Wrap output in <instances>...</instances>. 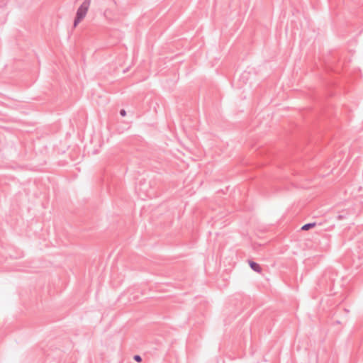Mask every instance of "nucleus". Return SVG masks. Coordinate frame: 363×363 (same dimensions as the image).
Here are the masks:
<instances>
[{"mask_svg": "<svg viewBox=\"0 0 363 363\" xmlns=\"http://www.w3.org/2000/svg\"><path fill=\"white\" fill-rule=\"evenodd\" d=\"M91 4V0H84L77 9L76 17L74 21V27H77L79 23L86 16Z\"/></svg>", "mask_w": 363, "mask_h": 363, "instance_id": "f257e3e1", "label": "nucleus"}, {"mask_svg": "<svg viewBox=\"0 0 363 363\" xmlns=\"http://www.w3.org/2000/svg\"><path fill=\"white\" fill-rule=\"evenodd\" d=\"M120 114H121V116L123 117V116H125L126 115V111L124 109H121L120 111Z\"/></svg>", "mask_w": 363, "mask_h": 363, "instance_id": "39448f33", "label": "nucleus"}, {"mask_svg": "<svg viewBox=\"0 0 363 363\" xmlns=\"http://www.w3.org/2000/svg\"><path fill=\"white\" fill-rule=\"evenodd\" d=\"M133 359L137 362H142V357L139 354H135L133 356Z\"/></svg>", "mask_w": 363, "mask_h": 363, "instance_id": "20e7f679", "label": "nucleus"}, {"mask_svg": "<svg viewBox=\"0 0 363 363\" xmlns=\"http://www.w3.org/2000/svg\"><path fill=\"white\" fill-rule=\"evenodd\" d=\"M315 225H316V223L315 222L308 223L304 224L301 228V230H308L313 228V227H315Z\"/></svg>", "mask_w": 363, "mask_h": 363, "instance_id": "7ed1b4c3", "label": "nucleus"}, {"mask_svg": "<svg viewBox=\"0 0 363 363\" xmlns=\"http://www.w3.org/2000/svg\"><path fill=\"white\" fill-rule=\"evenodd\" d=\"M249 265L254 272H260L262 271L260 265L252 260H249Z\"/></svg>", "mask_w": 363, "mask_h": 363, "instance_id": "f03ea898", "label": "nucleus"}, {"mask_svg": "<svg viewBox=\"0 0 363 363\" xmlns=\"http://www.w3.org/2000/svg\"><path fill=\"white\" fill-rule=\"evenodd\" d=\"M337 218L339 220H342L344 218V216L342 215H339Z\"/></svg>", "mask_w": 363, "mask_h": 363, "instance_id": "423d86ee", "label": "nucleus"}]
</instances>
